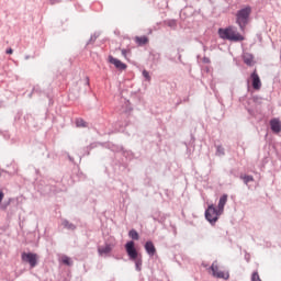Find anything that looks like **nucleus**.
<instances>
[{"mask_svg":"<svg viewBox=\"0 0 281 281\" xmlns=\"http://www.w3.org/2000/svg\"><path fill=\"white\" fill-rule=\"evenodd\" d=\"M128 238H131V240H127L124 245L127 258L131 262L135 263V271H142L144 259L142 257V252L137 251V248L135 247V240H139V233L137 232V229H130Z\"/></svg>","mask_w":281,"mask_h":281,"instance_id":"obj_1","label":"nucleus"},{"mask_svg":"<svg viewBox=\"0 0 281 281\" xmlns=\"http://www.w3.org/2000/svg\"><path fill=\"white\" fill-rule=\"evenodd\" d=\"M229 195L224 193L220 196L217 207L214 204H209L207 209L204 211V217L210 225H216L218 218H221V214L225 211V205H227V199Z\"/></svg>","mask_w":281,"mask_h":281,"instance_id":"obj_2","label":"nucleus"},{"mask_svg":"<svg viewBox=\"0 0 281 281\" xmlns=\"http://www.w3.org/2000/svg\"><path fill=\"white\" fill-rule=\"evenodd\" d=\"M217 34L222 41H229L231 43H243L245 37L234 26L220 27Z\"/></svg>","mask_w":281,"mask_h":281,"instance_id":"obj_3","label":"nucleus"},{"mask_svg":"<svg viewBox=\"0 0 281 281\" xmlns=\"http://www.w3.org/2000/svg\"><path fill=\"white\" fill-rule=\"evenodd\" d=\"M251 16V5L247 4L244 5L241 9L237 10L235 14V23L238 24L239 30L241 32L249 25V19Z\"/></svg>","mask_w":281,"mask_h":281,"instance_id":"obj_4","label":"nucleus"},{"mask_svg":"<svg viewBox=\"0 0 281 281\" xmlns=\"http://www.w3.org/2000/svg\"><path fill=\"white\" fill-rule=\"evenodd\" d=\"M21 260L24 265H29L30 269H36L38 267V254L33 251L21 252Z\"/></svg>","mask_w":281,"mask_h":281,"instance_id":"obj_5","label":"nucleus"},{"mask_svg":"<svg viewBox=\"0 0 281 281\" xmlns=\"http://www.w3.org/2000/svg\"><path fill=\"white\" fill-rule=\"evenodd\" d=\"M209 269L210 271H212L213 278H217V280H229V271H218V266L216 265V261H214Z\"/></svg>","mask_w":281,"mask_h":281,"instance_id":"obj_6","label":"nucleus"},{"mask_svg":"<svg viewBox=\"0 0 281 281\" xmlns=\"http://www.w3.org/2000/svg\"><path fill=\"white\" fill-rule=\"evenodd\" d=\"M108 63L113 65L117 71H126L128 69V65L120 60L119 58L113 57V55L108 56Z\"/></svg>","mask_w":281,"mask_h":281,"instance_id":"obj_7","label":"nucleus"},{"mask_svg":"<svg viewBox=\"0 0 281 281\" xmlns=\"http://www.w3.org/2000/svg\"><path fill=\"white\" fill-rule=\"evenodd\" d=\"M251 87L255 91H260L262 89V80H260V75H258V70L255 69L250 74Z\"/></svg>","mask_w":281,"mask_h":281,"instance_id":"obj_8","label":"nucleus"},{"mask_svg":"<svg viewBox=\"0 0 281 281\" xmlns=\"http://www.w3.org/2000/svg\"><path fill=\"white\" fill-rule=\"evenodd\" d=\"M115 249V244L105 241L103 246L98 247V254L99 256H111V251Z\"/></svg>","mask_w":281,"mask_h":281,"instance_id":"obj_9","label":"nucleus"},{"mask_svg":"<svg viewBox=\"0 0 281 281\" xmlns=\"http://www.w3.org/2000/svg\"><path fill=\"white\" fill-rule=\"evenodd\" d=\"M144 249L149 258L157 256V248L155 247V243H153V240L148 239L145 241Z\"/></svg>","mask_w":281,"mask_h":281,"instance_id":"obj_10","label":"nucleus"},{"mask_svg":"<svg viewBox=\"0 0 281 281\" xmlns=\"http://www.w3.org/2000/svg\"><path fill=\"white\" fill-rule=\"evenodd\" d=\"M270 130L274 135H280L281 133V121L280 119H271L270 120Z\"/></svg>","mask_w":281,"mask_h":281,"instance_id":"obj_11","label":"nucleus"},{"mask_svg":"<svg viewBox=\"0 0 281 281\" xmlns=\"http://www.w3.org/2000/svg\"><path fill=\"white\" fill-rule=\"evenodd\" d=\"M243 60L247 67H254L256 65V61H254V54L251 53H245L243 55Z\"/></svg>","mask_w":281,"mask_h":281,"instance_id":"obj_12","label":"nucleus"},{"mask_svg":"<svg viewBox=\"0 0 281 281\" xmlns=\"http://www.w3.org/2000/svg\"><path fill=\"white\" fill-rule=\"evenodd\" d=\"M121 153H122V156L125 157L127 161H133V159H135V153H133V150L131 149H125L123 147V150Z\"/></svg>","mask_w":281,"mask_h":281,"instance_id":"obj_13","label":"nucleus"},{"mask_svg":"<svg viewBox=\"0 0 281 281\" xmlns=\"http://www.w3.org/2000/svg\"><path fill=\"white\" fill-rule=\"evenodd\" d=\"M148 36L146 35L135 37V43L138 45V47H144V45H148Z\"/></svg>","mask_w":281,"mask_h":281,"instance_id":"obj_14","label":"nucleus"},{"mask_svg":"<svg viewBox=\"0 0 281 281\" xmlns=\"http://www.w3.org/2000/svg\"><path fill=\"white\" fill-rule=\"evenodd\" d=\"M108 148L112 153H122L124 150V145H116V144H113V143H109Z\"/></svg>","mask_w":281,"mask_h":281,"instance_id":"obj_15","label":"nucleus"},{"mask_svg":"<svg viewBox=\"0 0 281 281\" xmlns=\"http://www.w3.org/2000/svg\"><path fill=\"white\" fill-rule=\"evenodd\" d=\"M61 225L63 227H65V229H69V232H76V229L78 228L76 224L70 223L68 220H64L61 222Z\"/></svg>","mask_w":281,"mask_h":281,"instance_id":"obj_16","label":"nucleus"},{"mask_svg":"<svg viewBox=\"0 0 281 281\" xmlns=\"http://www.w3.org/2000/svg\"><path fill=\"white\" fill-rule=\"evenodd\" d=\"M239 179H241L245 183V186H247L249 188V183H254V181H256V179H254V176L251 175H241L239 176Z\"/></svg>","mask_w":281,"mask_h":281,"instance_id":"obj_17","label":"nucleus"},{"mask_svg":"<svg viewBox=\"0 0 281 281\" xmlns=\"http://www.w3.org/2000/svg\"><path fill=\"white\" fill-rule=\"evenodd\" d=\"M149 57L154 65H158L159 60H161V55L159 53L150 52Z\"/></svg>","mask_w":281,"mask_h":281,"instance_id":"obj_18","label":"nucleus"},{"mask_svg":"<svg viewBox=\"0 0 281 281\" xmlns=\"http://www.w3.org/2000/svg\"><path fill=\"white\" fill-rule=\"evenodd\" d=\"M77 128H87L89 126V123H87V121H85L83 119H76L75 122Z\"/></svg>","mask_w":281,"mask_h":281,"instance_id":"obj_19","label":"nucleus"},{"mask_svg":"<svg viewBox=\"0 0 281 281\" xmlns=\"http://www.w3.org/2000/svg\"><path fill=\"white\" fill-rule=\"evenodd\" d=\"M164 23L167 25V27H170L171 30H177V20H165Z\"/></svg>","mask_w":281,"mask_h":281,"instance_id":"obj_20","label":"nucleus"},{"mask_svg":"<svg viewBox=\"0 0 281 281\" xmlns=\"http://www.w3.org/2000/svg\"><path fill=\"white\" fill-rule=\"evenodd\" d=\"M116 165L119 166V170H121V172H126V170H128V164L124 162V161H117Z\"/></svg>","mask_w":281,"mask_h":281,"instance_id":"obj_21","label":"nucleus"},{"mask_svg":"<svg viewBox=\"0 0 281 281\" xmlns=\"http://www.w3.org/2000/svg\"><path fill=\"white\" fill-rule=\"evenodd\" d=\"M215 148V155H217L218 157H223V155H225V147H223V145H216Z\"/></svg>","mask_w":281,"mask_h":281,"instance_id":"obj_22","label":"nucleus"},{"mask_svg":"<svg viewBox=\"0 0 281 281\" xmlns=\"http://www.w3.org/2000/svg\"><path fill=\"white\" fill-rule=\"evenodd\" d=\"M142 76L145 79V82H150L153 80V77H150V72L146 69L142 71Z\"/></svg>","mask_w":281,"mask_h":281,"instance_id":"obj_23","label":"nucleus"},{"mask_svg":"<svg viewBox=\"0 0 281 281\" xmlns=\"http://www.w3.org/2000/svg\"><path fill=\"white\" fill-rule=\"evenodd\" d=\"M12 202V199H9L8 201H3L0 203V210L2 212H5V210H8V207L10 206V203Z\"/></svg>","mask_w":281,"mask_h":281,"instance_id":"obj_24","label":"nucleus"},{"mask_svg":"<svg viewBox=\"0 0 281 281\" xmlns=\"http://www.w3.org/2000/svg\"><path fill=\"white\" fill-rule=\"evenodd\" d=\"M154 221L159 223L160 225H164L166 223V216L164 215H153Z\"/></svg>","mask_w":281,"mask_h":281,"instance_id":"obj_25","label":"nucleus"},{"mask_svg":"<svg viewBox=\"0 0 281 281\" xmlns=\"http://www.w3.org/2000/svg\"><path fill=\"white\" fill-rule=\"evenodd\" d=\"M61 262L63 265H66V267H71V265H74V261L68 256H64Z\"/></svg>","mask_w":281,"mask_h":281,"instance_id":"obj_26","label":"nucleus"},{"mask_svg":"<svg viewBox=\"0 0 281 281\" xmlns=\"http://www.w3.org/2000/svg\"><path fill=\"white\" fill-rule=\"evenodd\" d=\"M196 142V137H194V134L190 135V140L187 143L193 150L196 148V145L194 144Z\"/></svg>","mask_w":281,"mask_h":281,"instance_id":"obj_27","label":"nucleus"},{"mask_svg":"<svg viewBox=\"0 0 281 281\" xmlns=\"http://www.w3.org/2000/svg\"><path fill=\"white\" fill-rule=\"evenodd\" d=\"M95 41H98L92 34L90 35V38L88 40V42L86 43L85 49H89L90 45H93L95 43Z\"/></svg>","mask_w":281,"mask_h":281,"instance_id":"obj_28","label":"nucleus"},{"mask_svg":"<svg viewBox=\"0 0 281 281\" xmlns=\"http://www.w3.org/2000/svg\"><path fill=\"white\" fill-rule=\"evenodd\" d=\"M245 109L249 115L248 120H251V117H256V115H257L256 110H254L251 108H247V106Z\"/></svg>","mask_w":281,"mask_h":281,"instance_id":"obj_29","label":"nucleus"},{"mask_svg":"<svg viewBox=\"0 0 281 281\" xmlns=\"http://www.w3.org/2000/svg\"><path fill=\"white\" fill-rule=\"evenodd\" d=\"M251 100L255 104H262V97L259 95H252Z\"/></svg>","mask_w":281,"mask_h":281,"instance_id":"obj_30","label":"nucleus"},{"mask_svg":"<svg viewBox=\"0 0 281 281\" xmlns=\"http://www.w3.org/2000/svg\"><path fill=\"white\" fill-rule=\"evenodd\" d=\"M251 281H262V279H260V274H258V271L252 272Z\"/></svg>","mask_w":281,"mask_h":281,"instance_id":"obj_31","label":"nucleus"},{"mask_svg":"<svg viewBox=\"0 0 281 281\" xmlns=\"http://www.w3.org/2000/svg\"><path fill=\"white\" fill-rule=\"evenodd\" d=\"M77 177L79 181H85V179H87V175H85V172H82L81 170H78Z\"/></svg>","mask_w":281,"mask_h":281,"instance_id":"obj_32","label":"nucleus"},{"mask_svg":"<svg viewBox=\"0 0 281 281\" xmlns=\"http://www.w3.org/2000/svg\"><path fill=\"white\" fill-rule=\"evenodd\" d=\"M32 93H37V95H41L43 93V90H41V87L35 86L32 89Z\"/></svg>","mask_w":281,"mask_h":281,"instance_id":"obj_33","label":"nucleus"},{"mask_svg":"<svg viewBox=\"0 0 281 281\" xmlns=\"http://www.w3.org/2000/svg\"><path fill=\"white\" fill-rule=\"evenodd\" d=\"M184 146L187 147V155H192V153H194V148H190V145L188 143H184Z\"/></svg>","mask_w":281,"mask_h":281,"instance_id":"obj_34","label":"nucleus"},{"mask_svg":"<svg viewBox=\"0 0 281 281\" xmlns=\"http://www.w3.org/2000/svg\"><path fill=\"white\" fill-rule=\"evenodd\" d=\"M98 147V144L97 143H91L90 145H88L86 147V150H93V148H97Z\"/></svg>","mask_w":281,"mask_h":281,"instance_id":"obj_35","label":"nucleus"},{"mask_svg":"<svg viewBox=\"0 0 281 281\" xmlns=\"http://www.w3.org/2000/svg\"><path fill=\"white\" fill-rule=\"evenodd\" d=\"M0 135H2L4 139H10V132H8V131L0 132Z\"/></svg>","mask_w":281,"mask_h":281,"instance_id":"obj_36","label":"nucleus"},{"mask_svg":"<svg viewBox=\"0 0 281 281\" xmlns=\"http://www.w3.org/2000/svg\"><path fill=\"white\" fill-rule=\"evenodd\" d=\"M246 262H250L251 260V255H249V252H245V256H244Z\"/></svg>","mask_w":281,"mask_h":281,"instance_id":"obj_37","label":"nucleus"},{"mask_svg":"<svg viewBox=\"0 0 281 281\" xmlns=\"http://www.w3.org/2000/svg\"><path fill=\"white\" fill-rule=\"evenodd\" d=\"M121 52H122V56H124V58H126L127 53L131 54V49L123 48Z\"/></svg>","mask_w":281,"mask_h":281,"instance_id":"obj_38","label":"nucleus"},{"mask_svg":"<svg viewBox=\"0 0 281 281\" xmlns=\"http://www.w3.org/2000/svg\"><path fill=\"white\" fill-rule=\"evenodd\" d=\"M202 63H204L205 65H210L211 60H210V57H203L202 58Z\"/></svg>","mask_w":281,"mask_h":281,"instance_id":"obj_39","label":"nucleus"},{"mask_svg":"<svg viewBox=\"0 0 281 281\" xmlns=\"http://www.w3.org/2000/svg\"><path fill=\"white\" fill-rule=\"evenodd\" d=\"M5 54L11 56V54H14V49H12V47H9V48L5 49Z\"/></svg>","mask_w":281,"mask_h":281,"instance_id":"obj_40","label":"nucleus"},{"mask_svg":"<svg viewBox=\"0 0 281 281\" xmlns=\"http://www.w3.org/2000/svg\"><path fill=\"white\" fill-rule=\"evenodd\" d=\"M229 175H232L233 177H238V172L236 171V169H231Z\"/></svg>","mask_w":281,"mask_h":281,"instance_id":"obj_41","label":"nucleus"},{"mask_svg":"<svg viewBox=\"0 0 281 281\" xmlns=\"http://www.w3.org/2000/svg\"><path fill=\"white\" fill-rule=\"evenodd\" d=\"M63 0H49L50 5H56V3H60Z\"/></svg>","mask_w":281,"mask_h":281,"instance_id":"obj_42","label":"nucleus"},{"mask_svg":"<svg viewBox=\"0 0 281 281\" xmlns=\"http://www.w3.org/2000/svg\"><path fill=\"white\" fill-rule=\"evenodd\" d=\"M48 183H60V179H49Z\"/></svg>","mask_w":281,"mask_h":281,"instance_id":"obj_43","label":"nucleus"},{"mask_svg":"<svg viewBox=\"0 0 281 281\" xmlns=\"http://www.w3.org/2000/svg\"><path fill=\"white\" fill-rule=\"evenodd\" d=\"M4 196H5V193H3L2 190H0V203H3Z\"/></svg>","mask_w":281,"mask_h":281,"instance_id":"obj_44","label":"nucleus"},{"mask_svg":"<svg viewBox=\"0 0 281 281\" xmlns=\"http://www.w3.org/2000/svg\"><path fill=\"white\" fill-rule=\"evenodd\" d=\"M100 34H102V32L95 31L92 35L98 40L100 38Z\"/></svg>","mask_w":281,"mask_h":281,"instance_id":"obj_45","label":"nucleus"},{"mask_svg":"<svg viewBox=\"0 0 281 281\" xmlns=\"http://www.w3.org/2000/svg\"><path fill=\"white\" fill-rule=\"evenodd\" d=\"M83 155H86L87 157H89L91 155V150L86 149V147L83 148Z\"/></svg>","mask_w":281,"mask_h":281,"instance_id":"obj_46","label":"nucleus"},{"mask_svg":"<svg viewBox=\"0 0 281 281\" xmlns=\"http://www.w3.org/2000/svg\"><path fill=\"white\" fill-rule=\"evenodd\" d=\"M203 69L205 71V74H210L212 68L210 66H205Z\"/></svg>","mask_w":281,"mask_h":281,"instance_id":"obj_47","label":"nucleus"},{"mask_svg":"<svg viewBox=\"0 0 281 281\" xmlns=\"http://www.w3.org/2000/svg\"><path fill=\"white\" fill-rule=\"evenodd\" d=\"M257 38H258L259 43H262V34L258 33Z\"/></svg>","mask_w":281,"mask_h":281,"instance_id":"obj_48","label":"nucleus"},{"mask_svg":"<svg viewBox=\"0 0 281 281\" xmlns=\"http://www.w3.org/2000/svg\"><path fill=\"white\" fill-rule=\"evenodd\" d=\"M68 159L69 161H71L74 164V157H71V155L68 154Z\"/></svg>","mask_w":281,"mask_h":281,"instance_id":"obj_49","label":"nucleus"},{"mask_svg":"<svg viewBox=\"0 0 281 281\" xmlns=\"http://www.w3.org/2000/svg\"><path fill=\"white\" fill-rule=\"evenodd\" d=\"M178 60L181 63V53L178 50Z\"/></svg>","mask_w":281,"mask_h":281,"instance_id":"obj_50","label":"nucleus"},{"mask_svg":"<svg viewBox=\"0 0 281 281\" xmlns=\"http://www.w3.org/2000/svg\"><path fill=\"white\" fill-rule=\"evenodd\" d=\"M86 85H89V77H86Z\"/></svg>","mask_w":281,"mask_h":281,"instance_id":"obj_51","label":"nucleus"},{"mask_svg":"<svg viewBox=\"0 0 281 281\" xmlns=\"http://www.w3.org/2000/svg\"><path fill=\"white\" fill-rule=\"evenodd\" d=\"M1 172H8V171L4 169H0V177H1Z\"/></svg>","mask_w":281,"mask_h":281,"instance_id":"obj_52","label":"nucleus"},{"mask_svg":"<svg viewBox=\"0 0 281 281\" xmlns=\"http://www.w3.org/2000/svg\"><path fill=\"white\" fill-rule=\"evenodd\" d=\"M113 258H115V260H122L121 257H115V256H113Z\"/></svg>","mask_w":281,"mask_h":281,"instance_id":"obj_53","label":"nucleus"},{"mask_svg":"<svg viewBox=\"0 0 281 281\" xmlns=\"http://www.w3.org/2000/svg\"><path fill=\"white\" fill-rule=\"evenodd\" d=\"M247 89L249 91L250 87H249V80H247Z\"/></svg>","mask_w":281,"mask_h":281,"instance_id":"obj_54","label":"nucleus"},{"mask_svg":"<svg viewBox=\"0 0 281 281\" xmlns=\"http://www.w3.org/2000/svg\"><path fill=\"white\" fill-rule=\"evenodd\" d=\"M35 92H32L29 94V98H32V95H34Z\"/></svg>","mask_w":281,"mask_h":281,"instance_id":"obj_55","label":"nucleus"},{"mask_svg":"<svg viewBox=\"0 0 281 281\" xmlns=\"http://www.w3.org/2000/svg\"><path fill=\"white\" fill-rule=\"evenodd\" d=\"M188 100H190V98L187 97V98L183 100V102H188Z\"/></svg>","mask_w":281,"mask_h":281,"instance_id":"obj_56","label":"nucleus"},{"mask_svg":"<svg viewBox=\"0 0 281 281\" xmlns=\"http://www.w3.org/2000/svg\"><path fill=\"white\" fill-rule=\"evenodd\" d=\"M147 181H148V182H147V183H148V186H150V178H147Z\"/></svg>","mask_w":281,"mask_h":281,"instance_id":"obj_57","label":"nucleus"},{"mask_svg":"<svg viewBox=\"0 0 281 281\" xmlns=\"http://www.w3.org/2000/svg\"><path fill=\"white\" fill-rule=\"evenodd\" d=\"M29 58H30V55H26V56H25V60H29Z\"/></svg>","mask_w":281,"mask_h":281,"instance_id":"obj_58","label":"nucleus"},{"mask_svg":"<svg viewBox=\"0 0 281 281\" xmlns=\"http://www.w3.org/2000/svg\"><path fill=\"white\" fill-rule=\"evenodd\" d=\"M1 106H3V102H0V109H1Z\"/></svg>","mask_w":281,"mask_h":281,"instance_id":"obj_59","label":"nucleus"},{"mask_svg":"<svg viewBox=\"0 0 281 281\" xmlns=\"http://www.w3.org/2000/svg\"><path fill=\"white\" fill-rule=\"evenodd\" d=\"M24 120H27V115L24 116Z\"/></svg>","mask_w":281,"mask_h":281,"instance_id":"obj_60","label":"nucleus"},{"mask_svg":"<svg viewBox=\"0 0 281 281\" xmlns=\"http://www.w3.org/2000/svg\"><path fill=\"white\" fill-rule=\"evenodd\" d=\"M7 216H10V213H8Z\"/></svg>","mask_w":281,"mask_h":281,"instance_id":"obj_61","label":"nucleus"}]
</instances>
